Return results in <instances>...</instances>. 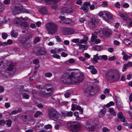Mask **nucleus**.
Segmentation results:
<instances>
[{
  "label": "nucleus",
  "instance_id": "nucleus-1",
  "mask_svg": "<svg viewBox=\"0 0 132 132\" xmlns=\"http://www.w3.org/2000/svg\"><path fill=\"white\" fill-rule=\"evenodd\" d=\"M84 78V74L81 71H75L72 74L66 72L61 77L60 81L64 84H78L82 82Z\"/></svg>",
  "mask_w": 132,
  "mask_h": 132
},
{
  "label": "nucleus",
  "instance_id": "nucleus-2",
  "mask_svg": "<svg viewBox=\"0 0 132 132\" xmlns=\"http://www.w3.org/2000/svg\"><path fill=\"white\" fill-rule=\"evenodd\" d=\"M105 77L107 81L112 80L116 82L119 80L120 76L117 70H111L106 73Z\"/></svg>",
  "mask_w": 132,
  "mask_h": 132
},
{
  "label": "nucleus",
  "instance_id": "nucleus-3",
  "mask_svg": "<svg viewBox=\"0 0 132 132\" xmlns=\"http://www.w3.org/2000/svg\"><path fill=\"white\" fill-rule=\"evenodd\" d=\"M93 86L94 84L93 83H90L85 88L84 91V93L86 96L89 97L94 95L96 93L97 91L95 90Z\"/></svg>",
  "mask_w": 132,
  "mask_h": 132
},
{
  "label": "nucleus",
  "instance_id": "nucleus-4",
  "mask_svg": "<svg viewBox=\"0 0 132 132\" xmlns=\"http://www.w3.org/2000/svg\"><path fill=\"white\" fill-rule=\"evenodd\" d=\"M80 123L77 122H69L67 125L69 130L73 132L78 131L80 129Z\"/></svg>",
  "mask_w": 132,
  "mask_h": 132
},
{
  "label": "nucleus",
  "instance_id": "nucleus-5",
  "mask_svg": "<svg viewBox=\"0 0 132 132\" xmlns=\"http://www.w3.org/2000/svg\"><path fill=\"white\" fill-rule=\"evenodd\" d=\"M48 112V117L50 119L55 121L58 119L60 114L55 109L50 108Z\"/></svg>",
  "mask_w": 132,
  "mask_h": 132
},
{
  "label": "nucleus",
  "instance_id": "nucleus-6",
  "mask_svg": "<svg viewBox=\"0 0 132 132\" xmlns=\"http://www.w3.org/2000/svg\"><path fill=\"white\" fill-rule=\"evenodd\" d=\"M96 123L92 120L89 119L86 122L85 127L88 130L94 131L95 130Z\"/></svg>",
  "mask_w": 132,
  "mask_h": 132
},
{
  "label": "nucleus",
  "instance_id": "nucleus-7",
  "mask_svg": "<svg viewBox=\"0 0 132 132\" xmlns=\"http://www.w3.org/2000/svg\"><path fill=\"white\" fill-rule=\"evenodd\" d=\"M47 29L48 31V33L53 34L57 31V25L52 22L48 23L46 26Z\"/></svg>",
  "mask_w": 132,
  "mask_h": 132
},
{
  "label": "nucleus",
  "instance_id": "nucleus-8",
  "mask_svg": "<svg viewBox=\"0 0 132 132\" xmlns=\"http://www.w3.org/2000/svg\"><path fill=\"white\" fill-rule=\"evenodd\" d=\"M111 34V30L106 28H104L101 29L100 36L103 39H106L107 38L109 37Z\"/></svg>",
  "mask_w": 132,
  "mask_h": 132
},
{
  "label": "nucleus",
  "instance_id": "nucleus-9",
  "mask_svg": "<svg viewBox=\"0 0 132 132\" xmlns=\"http://www.w3.org/2000/svg\"><path fill=\"white\" fill-rule=\"evenodd\" d=\"M15 69L14 68L13 64H11L7 68L6 72H5L4 71H2L1 72L0 71V75H2L4 77H7L6 74H4V73H9L10 75H13L15 72Z\"/></svg>",
  "mask_w": 132,
  "mask_h": 132
},
{
  "label": "nucleus",
  "instance_id": "nucleus-10",
  "mask_svg": "<svg viewBox=\"0 0 132 132\" xmlns=\"http://www.w3.org/2000/svg\"><path fill=\"white\" fill-rule=\"evenodd\" d=\"M98 23V21L96 19L92 18L89 20L88 24V26L90 28H94L97 26Z\"/></svg>",
  "mask_w": 132,
  "mask_h": 132
},
{
  "label": "nucleus",
  "instance_id": "nucleus-11",
  "mask_svg": "<svg viewBox=\"0 0 132 132\" xmlns=\"http://www.w3.org/2000/svg\"><path fill=\"white\" fill-rule=\"evenodd\" d=\"M43 88L46 89L47 91H50L49 93H51L52 94H53L54 89L51 84H44L43 87Z\"/></svg>",
  "mask_w": 132,
  "mask_h": 132
},
{
  "label": "nucleus",
  "instance_id": "nucleus-12",
  "mask_svg": "<svg viewBox=\"0 0 132 132\" xmlns=\"http://www.w3.org/2000/svg\"><path fill=\"white\" fill-rule=\"evenodd\" d=\"M108 111L109 112L110 114H108L107 116L108 118L111 119L113 118V116L116 115V113L114 109L112 108H110L109 109Z\"/></svg>",
  "mask_w": 132,
  "mask_h": 132
},
{
  "label": "nucleus",
  "instance_id": "nucleus-13",
  "mask_svg": "<svg viewBox=\"0 0 132 132\" xmlns=\"http://www.w3.org/2000/svg\"><path fill=\"white\" fill-rule=\"evenodd\" d=\"M61 12L63 13H71L73 12V10L71 8L63 7L60 9Z\"/></svg>",
  "mask_w": 132,
  "mask_h": 132
},
{
  "label": "nucleus",
  "instance_id": "nucleus-14",
  "mask_svg": "<svg viewBox=\"0 0 132 132\" xmlns=\"http://www.w3.org/2000/svg\"><path fill=\"white\" fill-rule=\"evenodd\" d=\"M75 32V30L73 29L65 28L63 29V33L65 35L72 34Z\"/></svg>",
  "mask_w": 132,
  "mask_h": 132
},
{
  "label": "nucleus",
  "instance_id": "nucleus-15",
  "mask_svg": "<svg viewBox=\"0 0 132 132\" xmlns=\"http://www.w3.org/2000/svg\"><path fill=\"white\" fill-rule=\"evenodd\" d=\"M28 39V37L24 35H21L19 38L20 42L22 44L25 43Z\"/></svg>",
  "mask_w": 132,
  "mask_h": 132
},
{
  "label": "nucleus",
  "instance_id": "nucleus-16",
  "mask_svg": "<svg viewBox=\"0 0 132 132\" xmlns=\"http://www.w3.org/2000/svg\"><path fill=\"white\" fill-rule=\"evenodd\" d=\"M40 94L41 96L46 98L50 97L52 95L51 93H46L45 92L42 91H40Z\"/></svg>",
  "mask_w": 132,
  "mask_h": 132
},
{
  "label": "nucleus",
  "instance_id": "nucleus-17",
  "mask_svg": "<svg viewBox=\"0 0 132 132\" xmlns=\"http://www.w3.org/2000/svg\"><path fill=\"white\" fill-rule=\"evenodd\" d=\"M122 54L123 55V59L125 61L128 60L129 59H130L132 57V55L131 54H129V55H128L123 51L122 52Z\"/></svg>",
  "mask_w": 132,
  "mask_h": 132
},
{
  "label": "nucleus",
  "instance_id": "nucleus-18",
  "mask_svg": "<svg viewBox=\"0 0 132 132\" xmlns=\"http://www.w3.org/2000/svg\"><path fill=\"white\" fill-rule=\"evenodd\" d=\"M14 23L18 26H21L22 25V21L19 18L15 19L13 21Z\"/></svg>",
  "mask_w": 132,
  "mask_h": 132
},
{
  "label": "nucleus",
  "instance_id": "nucleus-19",
  "mask_svg": "<svg viewBox=\"0 0 132 132\" xmlns=\"http://www.w3.org/2000/svg\"><path fill=\"white\" fill-rule=\"evenodd\" d=\"M86 68L92 70L91 72L93 74H95L97 73V70L96 69L94 68L93 65H90L88 67H86Z\"/></svg>",
  "mask_w": 132,
  "mask_h": 132
},
{
  "label": "nucleus",
  "instance_id": "nucleus-20",
  "mask_svg": "<svg viewBox=\"0 0 132 132\" xmlns=\"http://www.w3.org/2000/svg\"><path fill=\"white\" fill-rule=\"evenodd\" d=\"M84 39H81L78 43L77 44V46H80V44L82 43L86 44L87 43V41L88 40V38L86 36L84 38Z\"/></svg>",
  "mask_w": 132,
  "mask_h": 132
},
{
  "label": "nucleus",
  "instance_id": "nucleus-21",
  "mask_svg": "<svg viewBox=\"0 0 132 132\" xmlns=\"http://www.w3.org/2000/svg\"><path fill=\"white\" fill-rule=\"evenodd\" d=\"M46 53V50L42 48L38 50V55H44Z\"/></svg>",
  "mask_w": 132,
  "mask_h": 132
},
{
  "label": "nucleus",
  "instance_id": "nucleus-22",
  "mask_svg": "<svg viewBox=\"0 0 132 132\" xmlns=\"http://www.w3.org/2000/svg\"><path fill=\"white\" fill-rule=\"evenodd\" d=\"M40 12L42 14L44 15H46L48 14V11L47 8L45 7H43L41 8Z\"/></svg>",
  "mask_w": 132,
  "mask_h": 132
},
{
  "label": "nucleus",
  "instance_id": "nucleus-23",
  "mask_svg": "<svg viewBox=\"0 0 132 132\" xmlns=\"http://www.w3.org/2000/svg\"><path fill=\"white\" fill-rule=\"evenodd\" d=\"M14 8L18 10V11L21 12L23 9L22 5L21 4H16Z\"/></svg>",
  "mask_w": 132,
  "mask_h": 132
},
{
  "label": "nucleus",
  "instance_id": "nucleus-24",
  "mask_svg": "<svg viewBox=\"0 0 132 132\" xmlns=\"http://www.w3.org/2000/svg\"><path fill=\"white\" fill-rule=\"evenodd\" d=\"M99 5L97 4L96 3L94 2L93 4L90 5L89 9L91 10H93L95 9V8L97 9Z\"/></svg>",
  "mask_w": 132,
  "mask_h": 132
},
{
  "label": "nucleus",
  "instance_id": "nucleus-25",
  "mask_svg": "<svg viewBox=\"0 0 132 132\" xmlns=\"http://www.w3.org/2000/svg\"><path fill=\"white\" fill-rule=\"evenodd\" d=\"M62 123L60 120H58L56 123L54 128L56 129H59V128L62 125Z\"/></svg>",
  "mask_w": 132,
  "mask_h": 132
},
{
  "label": "nucleus",
  "instance_id": "nucleus-26",
  "mask_svg": "<svg viewBox=\"0 0 132 132\" xmlns=\"http://www.w3.org/2000/svg\"><path fill=\"white\" fill-rule=\"evenodd\" d=\"M104 13H105V14L107 16L108 20H111L112 19V14L110 12L105 11H104Z\"/></svg>",
  "mask_w": 132,
  "mask_h": 132
},
{
  "label": "nucleus",
  "instance_id": "nucleus-27",
  "mask_svg": "<svg viewBox=\"0 0 132 132\" xmlns=\"http://www.w3.org/2000/svg\"><path fill=\"white\" fill-rule=\"evenodd\" d=\"M105 108H104L100 111L99 113L98 116L100 117H102L105 115Z\"/></svg>",
  "mask_w": 132,
  "mask_h": 132
},
{
  "label": "nucleus",
  "instance_id": "nucleus-28",
  "mask_svg": "<svg viewBox=\"0 0 132 132\" xmlns=\"http://www.w3.org/2000/svg\"><path fill=\"white\" fill-rule=\"evenodd\" d=\"M21 26L20 27H22L24 29H27L28 28L29 26L28 23L26 22H22Z\"/></svg>",
  "mask_w": 132,
  "mask_h": 132
},
{
  "label": "nucleus",
  "instance_id": "nucleus-29",
  "mask_svg": "<svg viewBox=\"0 0 132 132\" xmlns=\"http://www.w3.org/2000/svg\"><path fill=\"white\" fill-rule=\"evenodd\" d=\"M18 34L17 31L14 30L12 31L11 33V34L12 36L14 38H15L17 37Z\"/></svg>",
  "mask_w": 132,
  "mask_h": 132
},
{
  "label": "nucleus",
  "instance_id": "nucleus-30",
  "mask_svg": "<svg viewBox=\"0 0 132 132\" xmlns=\"http://www.w3.org/2000/svg\"><path fill=\"white\" fill-rule=\"evenodd\" d=\"M42 112L39 111H37L34 114V116L35 118H37L39 116L41 115L42 114Z\"/></svg>",
  "mask_w": 132,
  "mask_h": 132
},
{
  "label": "nucleus",
  "instance_id": "nucleus-31",
  "mask_svg": "<svg viewBox=\"0 0 132 132\" xmlns=\"http://www.w3.org/2000/svg\"><path fill=\"white\" fill-rule=\"evenodd\" d=\"M116 104L119 110H121L123 109V104L122 103V102H120L119 103H117Z\"/></svg>",
  "mask_w": 132,
  "mask_h": 132
},
{
  "label": "nucleus",
  "instance_id": "nucleus-32",
  "mask_svg": "<svg viewBox=\"0 0 132 132\" xmlns=\"http://www.w3.org/2000/svg\"><path fill=\"white\" fill-rule=\"evenodd\" d=\"M81 10H83L85 12H87L89 9L88 7H87L84 5H83V6H82L81 8H80Z\"/></svg>",
  "mask_w": 132,
  "mask_h": 132
},
{
  "label": "nucleus",
  "instance_id": "nucleus-33",
  "mask_svg": "<svg viewBox=\"0 0 132 132\" xmlns=\"http://www.w3.org/2000/svg\"><path fill=\"white\" fill-rule=\"evenodd\" d=\"M64 23L66 24H69L72 21L69 18H67L64 20Z\"/></svg>",
  "mask_w": 132,
  "mask_h": 132
},
{
  "label": "nucleus",
  "instance_id": "nucleus-34",
  "mask_svg": "<svg viewBox=\"0 0 132 132\" xmlns=\"http://www.w3.org/2000/svg\"><path fill=\"white\" fill-rule=\"evenodd\" d=\"M91 61L94 64L98 62V61L95 55L93 56V59L91 60Z\"/></svg>",
  "mask_w": 132,
  "mask_h": 132
},
{
  "label": "nucleus",
  "instance_id": "nucleus-35",
  "mask_svg": "<svg viewBox=\"0 0 132 132\" xmlns=\"http://www.w3.org/2000/svg\"><path fill=\"white\" fill-rule=\"evenodd\" d=\"M22 11L23 13H29L31 12V11L30 10H27L25 8H23Z\"/></svg>",
  "mask_w": 132,
  "mask_h": 132
},
{
  "label": "nucleus",
  "instance_id": "nucleus-36",
  "mask_svg": "<svg viewBox=\"0 0 132 132\" xmlns=\"http://www.w3.org/2000/svg\"><path fill=\"white\" fill-rule=\"evenodd\" d=\"M114 104L115 103L113 101H111L109 103L105 105V107L107 108H108L110 106L114 105Z\"/></svg>",
  "mask_w": 132,
  "mask_h": 132
},
{
  "label": "nucleus",
  "instance_id": "nucleus-37",
  "mask_svg": "<svg viewBox=\"0 0 132 132\" xmlns=\"http://www.w3.org/2000/svg\"><path fill=\"white\" fill-rule=\"evenodd\" d=\"M5 7L3 4L2 3L0 4V12L3 11Z\"/></svg>",
  "mask_w": 132,
  "mask_h": 132
},
{
  "label": "nucleus",
  "instance_id": "nucleus-38",
  "mask_svg": "<svg viewBox=\"0 0 132 132\" xmlns=\"http://www.w3.org/2000/svg\"><path fill=\"white\" fill-rule=\"evenodd\" d=\"M76 109L79 110L80 114H82L83 113V110L80 106L77 105Z\"/></svg>",
  "mask_w": 132,
  "mask_h": 132
},
{
  "label": "nucleus",
  "instance_id": "nucleus-39",
  "mask_svg": "<svg viewBox=\"0 0 132 132\" xmlns=\"http://www.w3.org/2000/svg\"><path fill=\"white\" fill-rule=\"evenodd\" d=\"M45 76L46 77L49 78L51 77L52 75L51 72H46L44 74Z\"/></svg>",
  "mask_w": 132,
  "mask_h": 132
},
{
  "label": "nucleus",
  "instance_id": "nucleus-40",
  "mask_svg": "<svg viewBox=\"0 0 132 132\" xmlns=\"http://www.w3.org/2000/svg\"><path fill=\"white\" fill-rule=\"evenodd\" d=\"M20 13L21 12L18 11V10H17L15 9V8L13 11V14L14 15L18 14L19 13Z\"/></svg>",
  "mask_w": 132,
  "mask_h": 132
},
{
  "label": "nucleus",
  "instance_id": "nucleus-41",
  "mask_svg": "<svg viewBox=\"0 0 132 132\" xmlns=\"http://www.w3.org/2000/svg\"><path fill=\"white\" fill-rule=\"evenodd\" d=\"M12 121L10 120H7L5 122L6 124L9 127H10L11 125Z\"/></svg>",
  "mask_w": 132,
  "mask_h": 132
},
{
  "label": "nucleus",
  "instance_id": "nucleus-42",
  "mask_svg": "<svg viewBox=\"0 0 132 132\" xmlns=\"http://www.w3.org/2000/svg\"><path fill=\"white\" fill-rule=\"evenodd\" d=\"M124 43L126 45H128L130 44L131 41L128 39H126L124 40Z\"/></svg>",
  "mask_w": 132,
  "mask_h": 132
},
{
  "label": "nucleus",
  "instance_id": "nucleus-43",
  "mask_svg": "<svg viewBox=\"0 0 132 132\" xmlns=\"http://www.w3.org/2000/svg\"><path fill=\"white\" fill-rule=\"evenodd\" d=\"M115 99L116 104L117 103H120L121 102L120 98L119 97L117 96H115Z\"/></svg>",
  "mask_w": 132,
  "mask_h": 132
},
{
  "label": "nucleus",
  "instance_id": "nucleus-44",
  "mask_svg": "<svg viewBox=\"0 0 132 132\" xmlns=\"http://www.w3.org/2000/svg\"><path fill=\"white\" fill-rule=\"evenodd\" d=\"M95 48L96 50L97 51H100L103 48V47L102 46H96L95 47Z\"/></svg>",
  "mask_w": 132,
  "mask_h": 132
},
{
  "label": "nucleus",
  "instance_id": "nucleus-45",
  "mask_svg": "<svg viewBox=\"0 0 132 132\" xmlns=\"http://www.w3.org/2000/svg\"><path fill=\"white\" fill-rule=\"evenodd\" d=\"M108 5V2H107L104 1L101 4V6L103 7H106Z\"/></svg>",
  "mask_w": 132,
  "mask_h": 132
},
{
  "label": "nucleus",
  "instance_id": "nucleus-46",
  "mask_svg": "<svg viewBox=\"0 0 132 132\" xmlns=\"http://www.w3.org/2000/svg\"><path fill=\"white\" fill-rule=\"evenodd\" d=\"M40 40V38L38 37H36L34 39V42L35 44L39 42Z\"/></svg>",
  "mask_w": 132,
  "mask_h": 132
},
{
  "label": "nucleus",
  "instance_id": "nucleus-47",
  "mask_svg": "<svg viewBox=\"0 0 132 132\" xmlns=\"http://www.w3.org/2000/svg\"><path fill=\"white\" fill-rule=\"evenodd\" d=\"M128 65L127 64H124L123 65V67L122 69V71L124 72L128 68Z\"/></svg>",
  "mask_w": 132,
  "mask_h": 132
},
{
  "label": "nucleus",
  "instance_id": "nucleus-48",
  "mask_svg": "<svg viewBox=\"0 0 132 132\" xmlns=\"http://www.w3.org/2000/svg\"><path fill=\"white\" fill-rule=\"evenodd\" d=\"M23 97L26 99H28L29 98V96L26 93H23L22 94Z\"/></svg>",
  "mask_w": 132,
  "mask_h": 132
},
{
  "label": "nucleus",
  "instance_id": "nucleus-49",
  "mask_svg": "<svg viewBox=\"0 0 132 132\" xmlns=\"http://www.w3.org/2000/svg\"><path fill=\"white\" fill-rule=\"evenodd\" d=\"M77 106V105L72 104L71 106L72 108L71 109V110L72 111H74L75 109H76V107Z\"/></svg>",
  "mask_w": 132,
  "mask_h": 132
},
{
  "label": "nucleus",
  "instance_id": "nucleus-50",
  "mask_svg": "<svg viewBox=\"0 0 132 132\" xmlns=\"http://www.w3.org/2000/svg\"><path fill=\"white\" fill-rule=\"evenodd\" d=\"M102 130L103 132H108L110 131L109 129L106 127L103 128Z\"/></svg>",
  "mask_w": 132,
  "mask_h": 132
},
{
  "label": "nucleus",
  "instance_id": "nucleus-51",
  "mask_svg": "<svg viewBox=\"0 0 132 132\" xmlns=\"http://www.w3.org/2000/svg\"><path fill=\"white\" fill-rule=\"evenodd\" d=\"M7 36H8V35L7 34H6L5 33H2V37L3 39H6L7 38Z\"/></svg>",
  "mask_w": 132,
  "mask_h": 132
},
{
  "label": "nucleus",
  "instance_id": "nucleus-52",
  "mask_svg": "<svg viewBox=\"0 0 132 132\" xmlns=\"http://www.w3.org/2000/svg\"><path fill=\"white\" fill-rule=\"evenodd\" d=\"M117 116L118 118L119 119L123 117L122 113L121 112H119L118 113Z\"/></svg>",
  "mask_w": 132,
  "mask_h": 132
},
{
  "label": "nucleus",
  "instance_id": "nucleus-53",
  "mask_svg": "<svg viewBox=\"0 0 132 132\" xmlns=\"http://www.w3.org/2000/svg\"><path fill=\"white\" fill-rule=\"evenodd\" d=\"M79 39H74L71 40V42H72L76 43V44L79 42Z\"/></svg>",
  "mask_w": 132,
  "mask_h": 132
},
{
  "label": "nucleus",
  "instance_id": "nucleus-54",
  "mask_svg": "<svg viewBox=\"0 0 132 132\" xmlns=\"http://www.w3.org/2000/svg\"><path fill=\"white\" fill-rule=\"evenodd\" d=\"M119 15L121 17V18L123 19L124 20H126V18L125 16L122 14L121 13H119Z\"/></svg>",
  "mask_w": 132,
  "mask_h": 132
},
{
  "label": "nucleus",
  "instance_id": "nucleus-55",
  "mask_svg": "<svg viewBox=\"0 0 132 132\" xmlns=\"http://www.w3.org/2000/svg\"><path fill=\"white\" fill-rule=\"evenodd\" d=\"M44 126V124L43 123L42 124H38L36 126V128L37 129H40H40H39V127H42L43 126Z\"/></svg>",
  "mask_w": 132,
  "mask_h": 132
},
{
  "label": "nucleus",
  "instance_id": "nucleus-56",
  "mask_svg": "<svg viewBox=\"0 0 132 132\" xmlns=\"http://www.w3.org/2000/svg\"><path fill=\"white\" fill-rule=\"evenodd\" d=\"M79 46V49L80 50H85V49L86 46L85 45H83L80 44V45Z\"/></svg>",
  "mask_w": 132,
  "mask_h": 132
},
{
  "label": "nucleus",
  "instance_id": "nucleus-57",
  "mask_svg": "<svg viewBox=\"0 0 132 132\" xmlns=\"http://www.w3.org/2000/svg\"><path fill=\"white\" fill-rule=\"evenodd\" d=\"M52 126L50 124H48L47 125H46L44 126V128L45 129H49L51 128H52Z\"/></svg>",
  "mask_w": 132,
  "mask_h": 132
},
{
  "label": "nucleus",
  "instance_id": "nucleus-58",
  "mask_svg": "<svg viewBox=\"0 0 132 132\" xmlns=\"http://www.w3.org/2000/svg\"><path fill=\"white\" fill-rule=\"evenodd\" d=\"M52 56L53 57L57 59H60V56L57 54H55L53 55Z\"/></svg>",
  "mask_w": 132,
  "mask_h": 132
},
{
  "label": "nucleus",
  "instance_id": "nucleus-59",
  "mask_svg": "<svg viewBox=\"0 0 132 132\" xmlns=\"http://www.w3.org/2000/svg\"><path fill=\"white\" fill-rule=\"evenodd\" d=\"M67 117H70L73 115V112L71 111H68L67 112Z\"/></svg>",
  "mask_w": 132,
  "mask_h": 132
},
{
  "label": "nucleus",
  "instance_id": "nucleus-60",
  "mask_svg": "<svg viewBox=\"0 0 132 132\" xmlns=\"http://www.w3.org/2000/svg\"><path fill=\"white\" fill-rule=\"evenodd\" d=\"M3 3L6 4H8L10 3V0H4L3 2Z\"/></svg>",
  "mask_w": 132,
  "mask_h": 132
},
{
  "label": "nucleus",
  "instance_id": "nucleus-61",
  "mask_svg": "<svg viewBox=\"0 0 132 132\" xmlns=\"http://www.w3.org/2000/svg\"><path fill=\"white\" fill-rule=\"evenodd\" d=\"M71 94L69 92H67L64 94V96L66 98H68L70 97Z\"/></svg>",
  "mask_w": 132,
  "mask_h": 132
},
{
  "label": "nucleus",
  "instance_id": "nucleus-62",
  "mask_svg": "<svg viewBox=\"0 0 132 132\" xmlns=\"http://www.w3.org/2000/svg\"><path fill=\"white\" fill-rule=\"evenodd\" d=\"M90 3L89 2H87L84 3V5L85 6H87V7H88V6L90 5Z\"/></svg>",
  "mask_w": 132,
  "mask_h": 132
},
{
  "label": "nucleus",
  "instance_id": "nucleus-63",
  "mask_svg": "<svg viewBox=\"0 0 132 132\" xmlns=\"http://www.w3.org/2000/svg\"><path fill=\"white\" fill-rule=\"evenodd\" d=\"M39 60L38 59H36L34 60L33 61V63L35 64H37L39 63Z\"/></svg>",
  "mask_w": 132,
  "mask_h": 132
},
{
  "label": "nucleus",
  "instance_id": "nucleus-64",
  "mask_svg": "<svg viewBox=\"0 0 132 132\" xmlns=\"http://www.w3.org/2000/svg\"><path fill=\"white\" fill-rule=\"evenodd\" d=\"M102 59H103L105 61H106L108 59V57L106 55H103L102 56Z\"/></svg>",
  "mask_w": 132,
  "mask_h": 132
}]
</instances>
